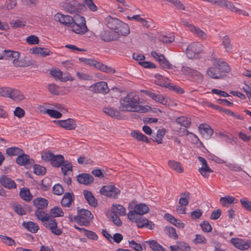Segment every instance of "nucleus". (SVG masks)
Returning a JSON list of instances; mask_svg holds the SVG:
<instances>
[{
    "label": "nucleus",
    "mask_w": 251,
    "mask_h": 251,
    "mask_svg": "<svg viewBox=\"0 0 251 251\" xmlns=\"http://www.w3.org/2000/svg\"><path fill=\"white\" fill-rule=\"evenodd\" d=\"M149 210L150 208L147 204L141 203L136 204L133 210H129L127 216L131 222L135 223L138 227H145L152 229L154 227V224L142 216L147 213Z\"/></svg>",
    "instance_id": "1"
},
{
    "label": "nucleus",
    "mask_w": 251,
    "mask_h": 251,
    "mask_svg": "<svg viewBox=\"0 0 251 251\" xmlns=\"http://www.w3.org/2000/svg\"><path fill=\"white\" fill-rule=\"evenodd\" d=\"M120 103L119 109L122 111L145 113L148 110L147 108L140 104V99L134 93H130L121 99Z\"/></svg>",
    "instance_id": "2"
},
{
    "label": "nucleus",
    "mask_w": 251,
    "mask_h": 251,
    "mask_svg": "<svg viewBox=\"0 0 251 251\" xmlns=\"http://www.w3.org/2000/svg\"><path fill=\"white\" fill-rule=\"evenodd\" d=\"M35 215L38 220L43 223L44 226L51 230L52 233L59 235L62 233L61 229L57 228L56 220L51 218L50 215L43 209L36 210Z\"/></svg>",
    "instance_id": "3"
},
{
    "label": "nucleus",
    "mask_w": 251,
    "mask_h": 251,
    "mask_svg": "<svg viewBox=\"0 0 251 251\" xmlns=\"http://www.w3.org/2000/svg\"><path fill=\"white\" fill-rule=\"evenodd\" d=\"M73 21L71 26L73 31L77 34H84L88 31L84 17L77 14L73 17Z\"/></svg>",
    "instance_id": "4"
},
{
    "label": "nucleus",
    "mask_w": 251,
    "mask_h": 251,
    "mask_svg": "<svg viewBox=\"0 0 251 251\" xmlns=\"http://www.w3.org/2000/svg\"><path fill=\"white\" fill-rule=\"evenodd\" d=\"M61 6L66 12L72 14L80 13L85 7L84 4L74 0H66L61 3Z\"/></svg>",
    "instance_id": "5"
},
{
    "label": "nucleus",
    "mask_w": 251,
    "mask_h": 251,
    "mask_svg": "<svg viewBox=\"0 0 251 251\" xmlns=\"http://www.w3.org/2000/svg\"><path fill=\"white\" fill-rule=\"evenodd\" d=\"M93 219V216L88 210L81 209L77 210V215L74 217V221L81 226H88Z\"/></svg>",
    "instance_id": "6"
},
{
    "label": "nucleus",
    "mask_w": 251,
    "mask_h": 251,
    "mask_svg": "<svg viewBox=\"0 0 251 251\" xmlns=\"http://www.w3.org/2000/svg\"><path fill=\"white\" fill-rule=\"evenodd\" d=\"M42 158L46 161H50L52 166L55 167H60L64 162V158L62 155H55L51 152H44Z\"/></svg>",
    "instance_id": "7"
},
{
    "label": "nucleus",
    "mask_w": 251,
    "mask_h": 251,
    "mask_svg": "<svg viewBox=\"0 0 251 251\" xmlns=\"http://www.w3.org/2000/svg\"><path fill=\"white\" fill-rule=\"evenodd\" d=\"M101 194L106 197L116 199L120 194V190L113 185L109 184L103 186L100 190Z\"/></svg>",
    "instance_id": "8"
},
{
    "label": "nucleus",
    "mask_w": 251,
    "mask_h": 251,
    "mask_svg": "<svg viewBox=\"0 0 251 251\" xmlns=\"http://www.w3.org/2000/svg\"><path fill=\"white\" fill-rule=\"evenodd\" d=\"M203 47L200 42L192 43L187 48V54L189 58H194L203 50Z\"/></svg>",
    "instance_id": "9"
},
{
    "label": "nucleus",
    "mask_w": 251,
    "mask_h": 251,
    "mask_svg": "<svg viewBox=\"0 0 251 251\" xmlns=\"http://www.w3.org/2000/svg\"><path fill=\"white\" fill-rule=\"evenodd\" d=\"M182 71L184 74L192 77L195 81L199 82L202 80V75L197 70L185 66L182 67Z\"/></svg>",
    "instance_id": "10"
},
{
    "label": "nucleus",
    "mask_w": 251,
    "mask_h": 251,
    "mask_svg": "<svg viewBox=\"0 0 251 251\" xmlns=\"http://www.w3.org/2000/svg\"><path fill=\"white\" fill-rule=\"evenodd\" d=\"M54 20L67 27H71L72 22H74L73 17L60 13H57L55 15Z\"/></svg>",
    "instance_id": "11"
},
{
    "label": "nucleus",
    "mask_w": 251,
    "mask_h": 251,
    "mask_svg": "<svg viewBox=\"0 0 251 251\" xmlns=\"http://www.w3.org/2000/svg\"><path fill=\"white\" fill-rule=\"evenodd\" d=\"M99 37L101 40L104 42H110L111 41H116L118 39V36L115 33L109 31L108 30H103L100 31Z\"/></svg>",
    "instance_id": "12"
},
{
    "label": "nucleus",
    "mask_w": 251,
    "mask_h": 251,
    "mask_svg": "<svg viewBox=\"0 0 251 251\" xmlns=\"http://www.w3.org/2000/svg\"><path fill=\"white\" fill-rule=\"evenodd\" d=\"M54 122L60 127L67 130H74L76 127V124L73 119L69 118L65 120L54 121Z\"/></svg>",
    "instance_id": "13"
},
{
    "label": "nucleus",
    "mask_w": 251,
    "mask_h": 251,
    "mask_svg": "<svg viewBox=\"0 0 251 251\" xmlns=\"http://www.w3.org/2000/svg\"><path fill=\"white\" fill-rule=\"evenodd\" d=\"M96 93H100L103 94L109 92V89L107 84L104 81H100L92 85L90 87Z\"/></svg>",
    "instance_id": "14"
},
{
    "label": "nucleus",
    "mask_w": 251,
    "mask_h": 251,
    "mask_svg": "<svg viewBox=\"0 0 251 251\" xmlns=\"http://www.w3.org/2000/svg\"><path fill=\"white\" fill-rule=\"evenodd\" d=\"M198 159L202 165L201 168H199V172L204 177L208 178L209 176L208 174L212 173L213 171L209 168L206 160L204 158L199 156Z\"/></svg>",
    "instance_id": "15"
},
{
    "label": "nucleus",
    "mask_w": 251,
    "mask_h": 251,
    "mask_svg": "<svg viewBox=\"0 0 251 251\" xmlns=\"http://www.w3.org/2000/svg\"><path fill=\"white\" fill-rule=\"evenodd\" d=\"M16 162L20 166H25L27 165H32L34 163L33 159H30L29 156L25 154L24 151L19 154L16 158Z\"/></svg>",
    "instance_id": "16"
},
{
    "label": "nucleus",
    "mask_w": 251,
    "mask_h": 251,
    "mask_svg": "<svg viewBox=\"0 0 251 251\" xmlns=\"http://www.w3.org/2000/svg\"><path fill=\"white\" fill-rule=\"evenodd\" d=\"M213 65L221 73V72L228 73L230 70L229 66L226 62L222 61L219 59H214Z\"/></svg>",
    "instance_id": "17"
},
{
    "label": "nucleus",
    "mask_w": 251,
    "mask_h": 251,
    "mask_svg": "<svg viewBox=\"0 0 251 251\" xmlns=\"http://www.w3.org/2000/svg\"><path fill=\"white\" fill-rule=\"evenodd\" d=\"M0 183L8 189L16 188L17 187L16 184L13 180L4 175L0 176Z\"/></svg>",
    "instance_id": "18"
},
{
    "label": "nucleus",
    "mask_w": 251,
    "mask_h": 251,
    "mask_svg": "<svg viewBox=\"0 0 251 251\" xmlns=\"http://www.w3.org/2000/svg\"><path fill=\"white\" fill-rule=\"evenodd\" d=\"M114 32L119 35L126 36L130 33L129 27L126 24L121 21Z\"/></svg>",
    "instance_id": "19"
},
{
    "label": "nucleus",
    "mask_w": 251,
    "mask_h": 251,
    "mask_svg": "<svg viewBox=\"0 0 251 251\" xmlns=\"http://www.w3.org/2000/svg\"><path fill=\"white\" fill-rule=\"evenodd\" d=\"M75 199L74 195L73 192H67L64 194L61 203L62 206L70 207L72 203Z\"/></svg>",
    "instance_id": "20"
},
{
    "label": "nucleus",
    "mask_w": 251,
    "mask_h": 251,
    "mask_svg": "<svg viewBox=\"0 0 251 251\" xmlns=\"http://www.w3.org/2000/svg\"><path fill=\"white\" fill-rule=\"evenodd\" d=\"M199 128L201 133L206 139H209L213 134V129L207 124H201Z\"/></svg>",
    "instance_id": "21"
},
{
    "label": "nucleus",
    "mask_w": 251,
    "mask_h": 251,
    "mask_svg": "<svg viewBox=\"0 0 251 251\" xmlns=\"http://www.w3.org/2000/svg\"><path fill=\"white\" fill-rule=\"evenodd\" d=\"M77 180L79 183L85 185H89L94 181V177L90 174L83 173L77 176Z\"/></svg>",
    "instance_id": "22"
},
{
    "label": "nucleus",
    "mask_w": 251,
    "mask_h": 251,
    "mask_svg": "<svg viewBox=\"0 0 251 251\" xmlns=\"http://www.w3.org/2000/svg\"><path fill=\"white\" fill-rule=\"evenodd\" d=\"M231 243L237 248L241 250H246L249 249L247 241L237 238H232L230 240Z\"/></svg>",
    "instance_id": "23"
},
{
    "label": "nucleus",
    "mask_w": 251,
    "mask_h": 251,
    "mask_svg": "<svg viewBox=\"0 0 251 251\" xmlns=\"http://www.w3.org/2000/svg\"><path fill=\"white\" fill-rule=\"evenodd\" d=\"M120 20L116 18H113L111 16H107L105 19V22L106 26L110 29L113 30L114 31L119 25Z\"/></svg>",
    "instance_id": "24"
},
{
    "label": "nucleus",
    "mask_w": 251,
    "mask_h": 251,
    "mask_svg": "<svg viewBox=\"0 0 251 251\" xmlns=\"http://www.w3.org/2000/svg\"><path fill=\"white\" fill-rule=\"evenodd\" d=\"M83 194L85 200L87 201V202L90 205L93 207H96L97 206V200L95 198L91 192L85 190L83 191Z\"/></svg>",
    "instance_id": "25"
},
{
    "label": "nucleus",
    "mask_w": 251,
    "mask_h": 251,
    "mask_svg": "<svg viewBox=\"0 0 251 251\" xmlns=\"http://www.w3.org/2000/svg\"><path fill=\"white\" fill-rule=\"evenodd\" d=\"M33 205L36 208V210H41L46 208L48 205L47 200L42 198H37L33 200Z\"/></svg>",
    "instance_id": "26"
},
{
    "label": "nucleus",
    "mask_w": 251,
    "mask_h": 251,
    "mask_svg": "<svg viewBox=\"0 0 251 251\" xmlns=\"http://www.w3.org/2000/svg\"><path fill=\"white\" fill-rule=\"evenodd\" d=\"M20 53L18 51H13L11 50H3V59L10 60L13 62V60L16 58H19Z\"/></svg>",
    "instance_id": "27"
},
{
    "label": "nucleus",
    "mask_w": 251,
    "mask_h": 251,
    "mask_svg": "<svg viewBox=\"0 0 251 251\" xmlns=\"http://www.w3.org/2000/svg\"><path fill=\"white\" fill-rule=\"evenodd\" d=\"M103 112L107 115L116 118L120 119L122 118V114L117 109L110 107H105L103 109Z\"/></svg>",
    "instance_id": "28"
},
{
    "label": "nucleus",
    "mask_w": 251,
    "mask_h": 251,
    "mask_svg": "<svg viewBox=\"0 0 251 251\" xmlns=\"http://www.w3.org/2000/svg\"><path fill=\"white\" fill-rule=\"evenodd\" d=\"M112 214L123 216L126 214V209L122 205L113 204L111 208Z\"/></svg>",
    "instance_id": "29"
},
{
    "label": "nucleus",
    "mask_w": 251,
    "mask_h": 251,
    "mask_svg": "<svg viewBox=\"0 0 251 251\" xmlns=\"http://www.w3.org/2000/svg\"><path fill=\"white\" fill-rule=\"evenodd\" d=\"M146 94L153 100L161 104H166L167 103V100L162 95L156 94L149 91H146Z\"/></svg>",
    "instance_id": "30"
},
{
    "label": "nucleus",
    "mask_w": 251,
    "mask_h": 251,
    "mask_svg": "<svg viewBox=\"0 0 251 251\" xmlns=\"http://www.w3.org/2000/svg\"><path fill=\"white\" fill-rule=\"evenodd\" d=\"M206 74L211 78L213 79H220L223 77V75L214 66L208 69L206 71Z\"/></svg>",
    "instance_id": "31"
},
{
    "label": "nucleus",
    "mask_w": 251,
    "mask_h": 251,
    "mask_svg": "<svg viewBox=\"0 0 251 251\" xmlns=\"http://www.w3.org/2000/svg\"><path fill=\"white\" fill-rule=\"evenodd\" d=\"M32 50V53L34 54H39L43 57H46L50 55L52 52L48 48H44L41 47H35L30 50Z\"/></svg>",
    "instance_id": "32"
},
{
    "label": "nucleus",
    "mask_w": 251,
    "mask_h": 251,
    "mask_svg": "<svg viewBox=\"0 0 251 251\" xmlns=\"http://www.w3.org/2000/svg\"><path fill=\"white\" fill-rule=\"evenodd\" d=\"M22 226L32 233H36L39 229L38 225L31 221L28 222H24L22 224Z\"/></svg>",
    "instance_id": "33"
},
{
    "label": "nucleus",
    "mask_w": 251,
    "mask_h": 251,
    "mask_svg": "<svg viewBox=\"0 0 251 251\" xmlns=\"http://www.w3.org/2000/svg\"><path fill=\"white\" fill-rule=\"evenodd\" d=\"M20 197L24 201L29 202L32 199L33 196L30 194L29 190L27 188H23L20 192Z\"/></svg>",
    "instance_id": "34"
},
{
    "label": "nucleus",
    "mask_w": 251,
    "mask_h": 251,
    "mask_svg": "<svg viewBox=\"0 0 251 251\" xmlns=\"http://www.w3.org/2000/svg\"><path fill=\"white\" fill-rule=\"evenodd\" d=\"M179 204L181 206H186L188 203L190 199V194L188 191H185L180 195Z\"/></svg>",
    "instance_id": "35"
},
{
    "label": "nucleus",
    "mask_w": 251,
    "mask_h": 251,
    "mask_svg": "<svg viewBox=\"0 0 251 251\" xmlns=\"http://www.w3.org/2000/svg\"><path fill=\"white\" fill-rule=\"evenodd\" d=\"M168 164L170 168L176 171L179 173L183 172V169L180 162L173 160H170L168 161Z\"/></svg>",
    "instance_id": "36"
},
{
    "label": "nucleus",
    "mask_w": 251,
    "mask_h": 251,
    "mask_svg": "<svg viewBox=\"0 0 251 251\" xmlns=\"http://www.w3.org/2000/svg\"><path fill=\"white\" fill-rule=\"evenodd\" d=\"M131 135L132 137L139 141H144L147 143H150V140L148 137L139 131L134 130L132 131L131 133Z\"/></svg>",
    "instance_id": "37"
},
{
    "label": "nucleus",
    "mask_w": 251,
    "mask_h": 251,
    "mask_svg": "<svg viewBox=\"0 0 251 251\" xmlns=\"http://www.w3.org/2000/svg\"><path fill=\"white\" fill-rule=\"evenodd\" d=\"M235 200V198L232 196H228L222 197L220 200L222 206L224 207H228L230 205L233 203Z\"/></svg>",
    "instance_id": "38"
},
{
    "label": "nucleus",
    "mask_w": 251,
    "mask_h": 251,
    "mask_svg": "<svg viewBox=\"0 0 251 251\" xmlns=\"http://www.w3.org/2000/svg\"><path fill=\"white\" fill-rule=\"evenodd\" d=\"M10 99L15 101H21L25 99L24 94L19 90L12 89Z\"/></svg>",
    "instance_id": "39"
},
{
    "label": "nucleus",
    "mask_w": 251,
    "mask_h": 251,
    "mask_svg": "<svg viewBox=\"0 0 251 251\" xmlns=\"http://www.w3.org/2000/svg\"><path fill=\"white\" fill-rule=\"evenodd\" d=\"M191 32L202 40L205 39L207 37V35L205 32L202 31L199 27L195 26V25L194 26Z\"/></svg>",
    "instance_id": "40"
},
{
    "label": "nucleus",
    "mask_w": 251,
    "mask_h": 251,
    "mask_svg": "<svg viewBox=\"0 0 251 251\" xmlns=\"http://www.w3.org/2000/svg\"><path fill=\"white\" fill-rule=\"evenodd\" d=\"M74 227L80 230V231H83L85 235L89 239L94 240H97L98 239V236L93 231H89L88 230L85 228H79L77 227L76 226H75Z\"/></svg>",
    "instance_id": "41"
},
{
    "label": "nucleus",
    "mask_w": 251,
    "mask_h": 251,
    "mask_svg": "<svg viewBox=\"0 0 251 251\" xmlns=\"http://www.w3.org/2000/svg\"><path fill=\"white\" fill-rule=\"evenodd\" d=\"M176 122L182 126L186 128L190 127L191 124V119L188 117L184 116L177 118L176 119Z\"/></svg>",
    "instance_id": "42"
},
{
    "label": "nucleus",
    "mask_w": 251,
    "mask_h": 251,
    "mask_svg": "<svg viewBox=\"0 0 251 251\" xmlns=\"http://www.w3.org/2000/svg\"><path fill=\"white\" fill-rule=\"evenodd\" d=\"M147 243L153 251H165V249L156 241H148Z\"/></svg>",
    "instance_id": "43"
},
{
    "label": "nucleus",
    "mask_w": 251,
    "mask_h": 251,
    "mask_svg": "<svg viewBox=\"0 0 251 251\" xmlns=\"http://www.w3.org/2000/svg\"><path fill=\"white\" fill-rule=\"evenodd\" d=\"M50 217H63L64 212L62 209L58 206H54L51 208L50 212Z\"/></svg>",
    "instance_id": "44"
},
{
    "label": "nucleus",
    "mask_w": 251,
    "mask_h": 251,
    "mask_svg": "<svg viewBox=\"0 0 251 251\" xmlns=\"http://www.w3.org/2000/svg\"><path fill=\"white\" fill-rule=\"evenodd\" d=\"M222 45L224 46V48L227 52L231 51L232 46L230 44V39L228 36L226 35L223 38Z\"/></svg>",
    "instance_id": "45"
},
{
    "label": "nucleus",
    "mask_w": 251,
    "mask_h": 251,
    "mask_svg": "<svg viewBox=\"0 0 251 251\" xmlns=\"http://www.w3.org/2000/svg\"><path fill=\"white\" fill-rule=\"evenodd\" d=\"M155 79L154 80V82L156 84L166 88L169 87L170 84H167L166 83V81H164L163 76L161 75L156 74L155 75Z\"/></svg>",
    "instance_id": "46"
},
{
    "label": "nucleus",
    "mask_w": 251,
    "mask_h": 251,
    "mask_svg": "<svg viewBox=\"0 0 251 251\" xmlns=\"http://www.w3.org/2000/svg\"><path fill=\"white\" fill-rule=\"evenodd\" d=\"M23 151L18 147H11L6 149V153L9 156L19 155Z\"/></svg>",
    "instance_id": "47"
},
{
    "label": "nucleus",
    "mask_w": 251,
    "mask_h": 251,
    "mask_svg": "<svg viewBox=\"0 0 251 251\" xmlns=\"http://www.w3.org/2000/svg\"><path fill=\"white\" fill-rule=\"evenodd\" d=\"M165 231L170 237L174 239H177L178 238V235L174 227L170 226H166L165 228Z\"/></svg>",
    "instance_id": "48"
},
{
    "label": "nucleus",
    "mask_w": 251,
    "mask_h": 251,
    "mask_svg": "<svg viewBox=\"0 0 251 251\" xmlns=\"http://www.w3.org/2000/svg\"><path fill=\"white\" fill-rule=\"evenodd\" d=\"M158 41L164 44H168L173 42L175 40V36L171 35L169 36L161 35L159 36Z\"/></svg>",
    "instance_id": "49"
},
{
    "label": "nucleus",
    "mask_w": 251,
    "mask_h": 251,
    "mask_svg": "<svg viewBox=\"0 0 251 251\" xmlns=\"http://www.w3.org/2000/svg\"><path fill=\"white\" fill-rule=\"evenodd\" d=\"M12 88L10 87H0V96L10 99Z\"/></svg>",
    "instance_id": "50"
},
{
    "label": "nucleus",
    "mask_w": 251,
    "mask_h": 251,
    "mask_svg": "<svg viewBox=\"0 0 251 251\" xmlns=\"http://www.w3.org/2000/svg\"><path fill=\"white\" fill-rule=\"evenodd\" d=\"M157 60L161 65H162L163 67H166L168 69L171 68L172 65L165 58V56L163 54H160Z\"/></svg>",
    "instance_id": "51"
},
{
    "label": "nucleus",
    "mask_w": 251,
    "mask_h": 251,
    "mask_svg": "<svg viewBox=\"0 0 251 251\" xmlns=\"http://www.w3.org/2000/svg\"><path fill=\"white\" fill-rule=\"evenodd\" d=\"M0 238L4 244L8 246H11L16 244L14 239L8 236L0 235Z\"/></svg>",
    "instance_id": "52"
},
{
    "label": "nucleus",
    "mask_w": 251,
    "mask_h": 251,
    "mask_svg": "<svg viewBox=\"0 0 251 251\" xmlns=\"http://www.w3.org/2000/svg\"><path fill=\"white\" fill-rule=\"evenodd\" d=\"M50 74L55 78V79L60 80L63 75V72L58 69H55L50 70Z\"/></svg>",
    "instance_id": "53"
},
{
    "label": "nucleus",
    "mask_w": 251,
    "mask_h": 251,
    "mask_svg": "<svg viewBox=\"0 0 251 251\" xmlns=\"http://www.w3.org/2000/svg\"><path fill=\"white\" fill-rule=\"evenodd\" d=\"M46 169L40 165H34V173L37 175H44L46 173Z\"/></svg>",
    "instance_id": "54"
},
{
    "label": "nucleus",
    "mask_w": 251,
    "mask_h": 251,
    "mask_svg": "<svg viewBox=\"0 0 251 251\" xmlns=\"http://www.w3.org/2000/svg\"><path fill=\"white\" fill-rule=\"evenodd\" d=\"M240 202L243 208L246 210L251 212V201H249L247 198H244L241 199Z\"/></svg>",
    "instance_id": "55"
},
{
    "label": "nucleus",
    "mask_w": 251,
    "mask_h": 251,
    "mask_svg": "<svg viewBox=\"0 0 251 251\" xmlns=\"http://www.w3.org/2000/svg\"><path fill=\"white\" fill-rule=\"evenodd\" d=\"M129 247L136 251H143V250L142 246L136 242L134 240L129 241Z\"/></svg>",
    "instance_id": "56"
},
{
    "label": "nucleus",
    "mask_w": 251,
    "mask_h": 251,
    "mask_svg": "<svg viewBox=\"0 0 251 251\" xmlns=\"http://www.w3.org/2000/svg\"><path fill=\"white\" fill-rule=\"evenodd\" d=\"M52 191L54 195L60 196L64 193V189L60 184H56L53 186Z\"/></svg>",
    "instance_id": "57"
},
{
    "label": "nucleus",
    "mask_w": 251,
    "mask_h": 251,
    "mask_svg": "<svg viewBox=\"0 0 251 251\" xmlns=\"http://www.w3.org/2000/svg\"><path fill=\"white\" fill-rule=\"evenodd\" d=\"M26 42L29 45H36L39 43V39L35 35H30L26 38Z\"/></svg>",
    "instance_id": "58"
},
{
    "label": "nucleus",
    "mask_w": 251,
    "mask_h": 251,
    "mask_svg": "<svg viewBox=\"0 0 251 251\" xmlns=\"http://www.w3.org/2000/svg\"><path fill=\"white\" fill-rule=\"evenodd\" d=\"M16 0H6L4 2V9H12L16 6Z\"/></svg>",
    "instance_id": "59"
},
{
    "label": "nucleus",
    "mask_w": 251,
    "mask_h": 251,
    "mask_svg": "<svg viewBox=\"0 0 251 251\" xmlns=\"http://www.w3.org/2000/svg\"><path fill=\"white\" fill-rule=\"evenodd\" d=\"M64 164H62V165L61 166H62L61 170L64 175H66L67 171L72 170L73 166L71 163H68L67 162H64Z\"/></svg>",
    "instance_id": "60"
},
{
    "label": "nucleus",
    "mask_w": 251,
    "mask_h": 251,
    "mask_svg": "<svg viewBox=\"0 0 251 251\" xmlns=\"http://www.w3.org/2000/svg\"><path fill=\"white\" fill-rule=\"evenodd\" d=\"M46 113L49 114L50 117L54 118H59L62 116V114L59 112L52 109H47Z\"/></svg>",
    "instance_id": "61"
},
{
    "label": "nucleus",
    "mask_w": 251,
    "mask_h": 251,
    "mask_svg": "<svg viewBox=\"0 0 251 251\" xmlns=\"http://www.w3.org/2000/svg\"><path fill=\"white\" fill-rule=\"evenodd\" d=\"M58 88L59 87L54 83L50 84L48 85V89L49 92L51 94L54 95H59V93Z\"/></svg>",
    "instance_id": "62"
},
{
    "label": "nucleus",
    "mask_w": 251,
    "mask_h": 251,
    "mask_svg": "<svg viewBox=\"0 0 251 251\" xmlns=\"http://www.w3.org/2000/svg\"><path fill=\"white\" fill-rule=\"evenodd\" d=\"M202 230L205 232H210L212 231V228L208 222L205 221L201 224Z\"/></svg>",
    "instance_id": "63"
},
{
    "label": "nucleus",
    "mask_w": 251,
    "mask_h": 251,
    "mask_svg": "<svg viewBox=\"0 0 251 251\" xmlns=\"http://www.w3.org/2000/svg\"><path fill=\"white\" fill-rule=\"evenodd\" d=\"M85 4L92 11H96L98 9L97 6L93 0H84Z\"/></svg>",
    "instance_id": "64"
}]
</instances>
